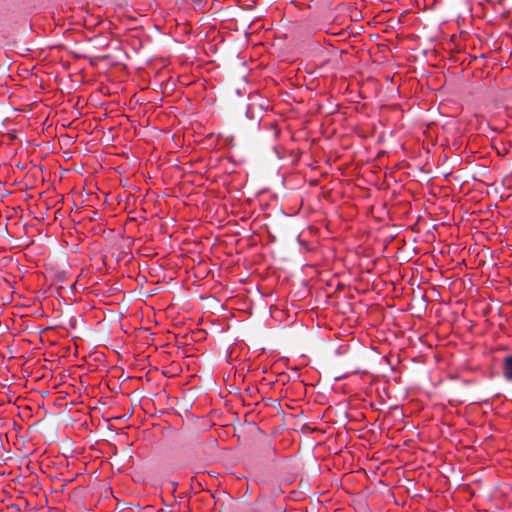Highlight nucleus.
Here are the masks:
<instances>
[{
	"mask_svg": "<svg viewBox=\"0 0 512 512\" xmlns=\"http://www.w3.org/2000/svg\"><path fill=\"white\" fill-rule=\"evenodd\" d=\"M503 375L508 381H512V355L504 359Z\"/></svg>",
	"mask_w": 512,
	"mask_h": 512,
	"instance_id": "obj_1",
	"label": "nucleus"
}]
</instances>
